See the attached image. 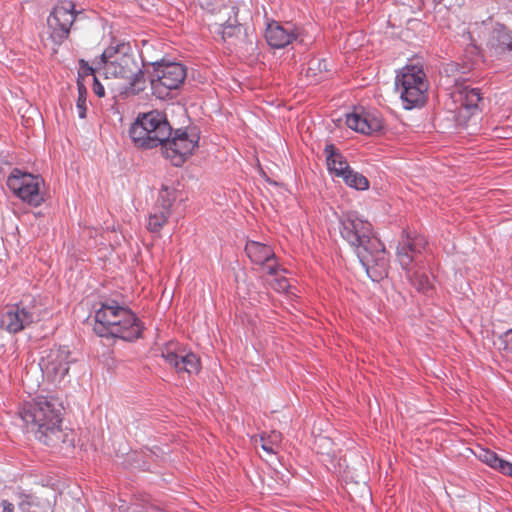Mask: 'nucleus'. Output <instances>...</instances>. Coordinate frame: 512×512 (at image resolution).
Segmentation results:
<instances>
[{"label": "nucleus", "instance_id": "dca6fc26", "mask_svg": "<svg viewBox=\"0 0 512 512\" xmlns=\"http://www.w3.org/2000/svg\"><path fill=\"white\" fill-rule=\"evenodd\" d=\"M161 357L177 373L197 374L201 369L199 357L187 351L176 342L166 344L161 350Z\"/></svg>", "mask_w": 512, "mask_h": 512}, {"label": "nucleus", "instance_id": "aec40b11", "mask_svg": "<svg viewBox=\"0 0 512 512\" xmlns=\"http://www.w3.org/2000/svg\"><path fill=\"white\" fill-rule=\"evenodd\" d=\"M455 102L460 103L461 108L470 114L478 109L482 101V95L478 88H470L469 86H460L457 92L453 94Z\"/></svg>", "mask_w": 512, "mask_h": 512}, {"label": "nucleus", "instance_id": "f257e3e1", "mask_svg": "<svg viewBox=\"0 0 512 512\" xmlns=\"http://www.w3.org/2000/svg\"><path fill=\"white\" fill-rule=\"evenodd\" d=\"M342 238L354 249L361 265L372 281L387 275L388 258L384 244L372 225L356 213H348L340 221Z\"/></svg>", "mask_w": 512, "mask_h": 512}, {"label": "nucleus", "instance_id": "9d476101", "mask_svg": "<svg viewBox=\"0 0 512 512\" xmlns=\"http://www.w3.org/2000/svg\"><path fill=\"white\" fill-rule=\"evenodd\" d=\"M199 139L200 135L196 127L177 129L161 143L162 154L173 166L180 167L192 155L198 146Z\"/></svg>", "mask_w": 512, "mask_h": 512}, {"label": "nucleus", "instance_id": "7ed1b4c3", "mask_svg": "<svg viewBox=\"0 0 512 512\" xmlns=\"http://www.w3.org/2000/svg\"><path fill=\"white\" fill-rule=\"evenodd\" d=\"M61 410V404L57 399L38 396L24 404L20 416L36 439L54 447L60 442H65L67 437L61 428Z\"/></svg>", "mask_w": 512, "mask_h": 512}, {"label": "nucleus", "instance_id": "4be33fe9", "mask_svg": "<svg viewBox=\"0 0 512 512\" xmlns=\"http://www.w3.org/2000/svg\"><path fill=\"white\" fill-rule=\"evenodd\" d=\"M474 454L481 462L504 475L512 468V463L500 458L490 449L478 447Z\"/></svg>", "mask_w": 512, "mask_h": 512}, {"label": "nucleus", "instance_id": "20e7f679", "mask_svg": "<svg viewBox=\"0 0 512 512\" xmlns=\"http://www.w3.org/2000/svg\"><path fill=\"white\" fill-rule=\"evenodd\" d=\"M94 331L100 337L120 338L125 341L138 339L142 326L136 315L116 301L102 303L95 312Z\"/></svg>", "mask_w": 512, "mask_h": 512}, {"label": "nucleus", "instance_id": "2f4dec72", "mask_svg": "<svg viewBox=\"0 0 512 512\" xmlns=\"http://www.w3.org/2000/svg\"><path fill=\"white\" fill-rule=\"evenodd\" d=\"M1 506L3 511L2 512H14V505L9 502L8 500H2Z\"/></svg>", "mask_w": 512, "mask_h": 512}, {"label": "nucleus", "instance_id": "6ab92c4d", "mask_svg": "<svg viewBox=\"0 0 512 512\" xmlns=\"http://www.w3.org/2000/svg\"><path fill=\"white\" fill-rule=\"evenodd\" d=\"M345 122L351 130L365 135L378 132L383 127L382 120L378 116L363 110H355L347 114Z\"/></svg>", "mask_w": 512, "mask_h": 512}, {"label": "nucleus", "instance_id": "2eb2a0df", "mask_svg": "<svg viewBox=\"0 0 512 512\" xmlns=\"http://www.w3.org/2000/svg\"><path fill=\"white\" fill-rule=\"evenodd\" d=\"M77 15L75 5L69 0L60 1L54 7L47 19L50 37L53 42L60 44L68 37Z\"/></svg>", "mask_w": 512, "mask_h": 512}, {"label": "nucleus", "instance_id": "4468645a", "mask_svg": "<svg viewBox=\"0 0 512 512\" xmlns=\"http://www.w3.org/2000/svg\"><path fill=\"white\" fill-rule=\"evenodd\" d=\"M151 77L153 94L160 99L168 96L169 91L177 89L186 78V68L180 63H155Z\"/></svg>", "mask_w": 512, "mask_h": 512}, {"label": "nucleus", "instance_id": "b1692460", "mask_svg": "<svg viewBox=\"0 0 512 512\" xmlns=\"http://www.w3.org/2000/svg\"><path fill=\"white\" fill-rule=\"evenodd\" d=\"M171 215L170 204L156 207L149 214L147 229L152 233H158Z\"/></svg>", "mask_w": 512, "mask_h": 512}, {"label": "nucleus", "instance_id": "c756f323", "mask_svg": "<svg viewBox=\"0 0 512 512\" xmlns=\"http://www.w3.org/2000/svg\"><path fill=\"white\" fill-rule=\"evenodd\" d=\"M322 66L323 68L326 70V62L324 60H320V59H313L309 62V67H308V70H307V75H316L314 73V71L316 69H319L320 71L322 70Z\"/></svg>", "mask_w": 512, "mask_h": 512}, {"label": "nucleus", "instance_id": "412c9836", "mask_svg": "<svg viewBox=\"0 0 512 512\" xmlns=\"http://www.w3.org/2000/svg\"><path fill=\"white\" fill-rule=\"evenodd\" d=\"M328 170L331 174L341 178L346 170L350 168L345 157L335 148L334 145H326L324 149Z\"/></svg>", "mask_w": 512, "mask_h": 512}, {"label": "nucleus", "instance_id": "5701e85b", "mask_svg": "<svg viewBox=\"0 0 512 512\" xmlns=\"http://www.w3.org/2000/svg\"><path fill=\"white\" fill-rule=\"evenodd\" d=\"M18 508L21 512H53V506L49 500L33 494L20 495Z\"/></svg>", "mask_w": 512, "mask_h": 512}, {"label": "nucleus", "instance_id": "bb28decb", "mask_svg": "<svg viewBox=\"0 0 512 512\" xmlns=\"http://www.w3.org/2000/svg\"><path fill=\"white\" fill-rule=\"evenodd\" d=\"M315 444L317 446V452L326 455L331 459V463H333L334 451L331 450L332 441L328 437L319 436L315 440ZM335 467V465H333Z\"/></svg>", "mask_w": 512, "mask_h": 512}, {"label": "nucleus", "instance_id": "f3484780", "mask_svg": "<svg viewBox=\"0 0 512 512\" xmlns=\"http://www.w3.org/2000/svg\"><path fill=\"white\" fill-rule=\"evenodd\" d=\"M265 39L272 48L281 49L301 36V29L291 22L270 21L266 25Z\"/></svg>", "mask_w": 512, "mask_h": 512}, {"label": "nucleus", "instance_id": "6e6552de", "mask_svg": "<svg viewBox=\"0 0 512 512\" xmlns=\"http://www.w3.org/2000/svg\"><path fill=\"white\" fill-rule=\"evenodd\" d=\"M46 314V308L39 298L27 297L6 308L0 326L5 331L16 334L41 321Z\"/></svg>", "mask_w": 512, "mask_h": 512}, {"label": "nucleus", "instance_id": "f03ea898", "mask_svg": "<svg viewBox=\"0 0 512 512\" xmlns=\"http://www.w3.org/2000/svg\"><path fill=\"white\" fill-rule=\"evenodd\" d=\"M80 63L85 74L97 72L103 74L106 79L124 80V93L136 94L144 89V73L129 43L122 42L108 46L98 58L93 60L91 66L84 60Z\"/></svg>", "mask_w": 512, "mask_h": 512}, {"label": "nucleus", "instance_id": "c85d7f7f", "mask_svg": "<svg viewBox=\"0 0 512 512\" xmlns=\"http://www.w3.org/2000/svg\"><path fill=\"white\" fill-rule=\"evenodd\" d=\"M78 99L76 103V109L78 113V117L84 119L86 117L87 104H86V90L83 86H79L78 88Z\"/></svg>", "mask_w": 512, "mask_h": 512}, {"label": "nucleus", "instance_id": "f704fd0d", "mask_svg": "<svg viewBox=\"0 0 512 512\" xmlns=\"http://www.w3.org/2000/svg\"><path fill=\"white\" fill-rule=\"evenodd\" d=\"M433 1H434V2H438V3H439V2H441L442 0H433Z\"/></svg>", "mask_w": 512, "mask_h": 512}, {"label": "nucleus", "instance_id": "39448f33", "mask_svg": "<svg viewBox=\"0 0 512 512\" xmlns=\"http://www.w3.org/2000/svg\"><path fill=\"white\" fill-rule=\"evenodd\" d=\"M427 242L423 236L406 235L397 246V260L406 273V277L411 285L419 292L429 294L433 289V284L429 276L420 271V254L425 249Z\"/></svg>", "mask_w": 512, "mask_h": 512}, {"label": "nucleus", "instance_id": "393cba45", "mask_svg": "<svg viewBox=\"0 0 512 512\" xmlns=\"http://www.w3.org/2000/svg\"><path fill=\"white\" fill-rule=\"evenodd\" d=\"M282 442V434L278 431H271L267 435H262L259 438L261 448L268 454H275ZM255 445H258V440H254Z\"/></svg>", "mask_w": 512, "mask_h": 512}, {"label": "nucleus", "instance_id": "9b49d317", "mask_svg": "<svg viewBox=\"0 0 512 512\" xmlns=\"http://www.w3.org/2000/svg\"><path fill=\"white\" fill-rule=\"evenodd\" d=\"M7 186L15 196L30 206L39 207L45 201L44 180L40 175L14 168L7 178Z\"/></svg>", "mask_w": 512, "mask_h": 512}, {"label": "nucleus", "instance_id": "7c9ffc66", "mask_svg": "<svg viewBox=\"0 0 512 512\" xmlns=\"http://www.w3.org/2000/svg\"><path fill=\"white\" fill-rule=\"evenodd\" d=\"M93 91L98 97H103L105 95L104 86L98 81L96 77H94Z\"/></svg>", "mask_w": 512, "mask_h": 512}, {"label": "nucleus", "instance_id": "a878e982", "mask_svg": "<svg viewBox=\"0 0 512 512\" xmlns=\"http://www.w3.org/2000/svg\"><path fill=\"white\" fill-rule=\"evenodd\" d=\"M341 178L351 188H355L357 190H366L369 188V181L367 178L354 171L351 167L346 170L345 174Z\"/></svg>", "mask_w": 512, "mask_h": 512}, {"label": "nucleus", "instance_id": "cd10ccee", "mask_svg": "<svg viewBox=\"0 0 512 512\" xmlns=\"http://www.w3.org/2000/svg\"><path fill=\"white\" fill-rule=\"evenodd\" d=\"M273 276V280L270 282V286L277 292H287L289 293V289L291 288L289 281L287 278L279 274V266L277 265V270L275 274H270Z\"/></svg>", "mask_w": 512, "mask_h": 512}, {"label": "nucleus", "instance_id": "72a5a7b5", "mask_svg": "<svg viewBox=\"0 0 512 512\" xmlns=\"http://www.w3.org/2000/svg\"><path fill=\"white\" fill-rule=\"evenodd\" d=\"M511 331H512V330H508V331H506L505 335H506V336H508V335H509V333H511Z\"/></svg>", "mask_w": 512, "mask_h": 512}, {"label": "nucleus", "instance_id": "ddd939ff", "mask_svg": "<svg viewBox=\"0 0 512 512\" xmlns=\"http://www.w3.org/2000/svg\"><path fill=\"white\" fill-rule=\"evenodd\" d=\"M73 361L70 350L65 346H58L42 352L39 367L43 376L57 385L68 376L70 364Z\"/></svg>", "mask_w": 512, "mask_h": 512}, {"label": "nucleus", "instance_id": "423d86ee", "mask_svg": "<svg viewBox=\"0 0 512 512\" xmlns=\"http://www.w3.org/2000/svg\"><path fill=\"white\" fill-rule=\"evenodd\" d=\"M171 134L172 128L166 115L157 110L139 114L129 129L131 140L142 149L160 146Z\"/></svg>", "mask_w": 512, "mask_h": 512}, {"label": "nucleus", "instance_id": "a211bd4d", "mask_svg": "<svg viewBox=\"0 0 512 512\" xmlns=\"http://www.w3.org/2000/svg\"><path fill=\"white\" fill-rule=\"evenodd\" d=\"M245 252L252 263L261 266L268 274L276 273L277 261L270 246L257 241H248Z\"/></svg>", "mask_w": 512, "mask_h": 512}, {"label": "nucleus", "instance_id": "1a4fd4ad", "mask_svg": "<svg viewBox=\"0 0 512 512\" xmlns=\"http://www.w3.org/2000/svg\"><path fill=\"white\" fill-rule=\"evenodd\" d=\"M205 7L213 20L209 23L212 33L225 42L241 32L238 22V8L231 0H206Z\"/></svg>", "mask_w": 512, "mask_h": 512}, {"label": "nucleus", "instance_id": "0eeeda50", "mask_svg": "<svg viewBox=\"0 0 512 512\" xmlns=\"http://www.w3.org/2000/svg\"><path fill=\"white\" fill-rule=\"evenodd\" d=\"M395 89L404 109L423 106L427 99L429 82L422 65H405L396 75Z\"/></svg>", "mask_w": 512, "mask_h": 512}, {"label": "nucleus", "instance_id": "473e14b6", "mask_svg": "<svg viewBox=\"0 0 512 512\" xmlns=\"http://www.w3.org/2000/svg\"><path fill=\"white\" fill-rule=\"evenodd\" d=\"M505 349H507V350H512V346H511L510 344H508V343H507V344H506V346H505Z\"/></svg>", "mask_w": 512, "mask_h": 512}, {"label": "nucleus", "instance_id": "f8f14e48", "mask_svg": "<svg viewBox=\"0 0 512 512\" xmlns=\"http://www.w3.org/2000/svg\"><path fill=\"white\" fill-rule=\"evenodd\" d=\"M468 33L473 42L483 40L496 55L512 51V35L505 26L494 23L490 18L469 26Z\"/></svg>", "mask_w": 512, "mask_h": 512}]
</instances>
